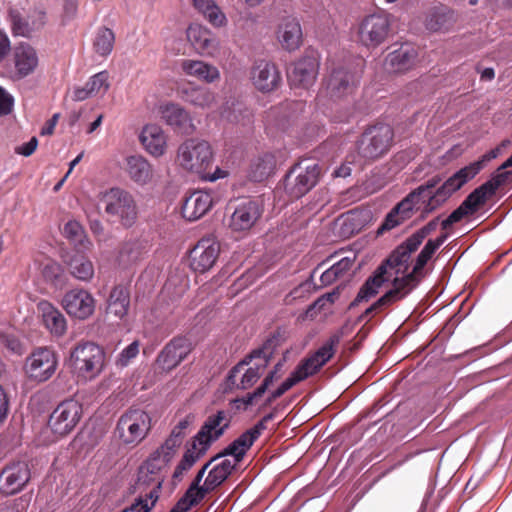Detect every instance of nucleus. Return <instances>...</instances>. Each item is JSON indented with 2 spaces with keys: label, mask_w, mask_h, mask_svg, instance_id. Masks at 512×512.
<instances>
[{
  "label": "nucleus",
  "mask_w": 512,
  "mask_h": 512,
  "mask_svg": "<svg viewBox=\"0 0 512 512\" xmlns=\"http://www.w3.org/2000/svg\"><path fill=\"white\" fill-rule=\"evenodd\" d=\"M274 342L273 339L267 340L262 347L253 350L238 362L228 373V384L241 390L252 387L273 357Z\"/></svg>",
  "instance_id": "1"
},
{
  "label": "nucleus",
  "mask_w": 512,
  "mask_h": 512,
  "mask_svg": "<svg viewBox=\"0 0 512 512\" xmlns=\"http://www.w3.org/2000/svg\"><path fill=\"white\" fill-rule=\"evenodd\" d=\"M174 456L161 447L157 448L148 459L139 467L137 485L143 492L151 488L143 499H147L154 506L159 498V491L165 479L166 468Z\"/></svg>",
  "instance_id": "2"
},
{
  "label": "nucleus",
  "mask_w": 512,
  "mask_h": 512,
  "mask_svg": "<svg viewBox=\"0 0 512 512\" xmlns=\"http://www.w3.org/2000/svg\"><path fill=\"white\" fill-rule=\"evenodd\" d=\"M500 153L501 147H496L485 153L479 160L454 173L436 190V195L431 198L430 208L433 209L444 203L454 192L473 179L485 167L487 162L497 158Z\"/></svg>",
  "instance_id": "3"
},
{
  "label": "nucleus",
  "mask_w": 512,
  "mask_h": 512,
  "mask_svg": "<svg viewBox=\"0 0 512 512\" xmlns=\"http://www.w3.org/2000/svg\"><path fill=\"white\" fill-rule=\"evenodd\" d=\"M321 176L320 166L311 160L294 164L284 178V190L291 199H299L313 189Z\"/></svg>",
  "instance_id": "4"
},
{
  "label": "nucleus",
  "mask_w": 512,
  "mask_h": 512,
  "mask_svg": "<svg viewBox=\"0 0 512 512\" xmlns=\"http://www.w3.org/2000/svg\"><path fill=\"white\" fill-rule=\"evenodd\" d=\"M105 213L114 222L131 227L137 219L138 211L134 197L121 188H111L101 198Z\"/></svg>",
  "instance_id": "5"
},
{
  "label": "nucleus",
  "mask_w": 512,
  "mask_h": 512,
  "mask_svg": "<svg viewBox=\"0 0 512 512\" xmlns=\"http://www.w3.org/2000/svg\"><path fill=\"white\" fill-rule=\"evenodd\" d=\"M151 429V417L142 409H129L118 420L116 436L125 445L137 446Z\"/></svg>",
  "instance_id": "6"
},
{
  "label": "nucleus",
  "mask_w": 512,
  "mask_h": 512,
  "mask_svg": "<svg viewBox=\"0 0 512 512\" xmlns=\"http://www.w3.org/2000/svg\"><path fill=\"white\" fill-rule=\"evenodd\" d=\"M393 129L388 124L368 127L357 142L358 155L366 160H375L385 155L392 146Z\"/></svg>",
  "instance_id": "7"
},
{
  "label": "nucleus",
  "mask_w": 512,
  "mask_h": 512,
  "mask_svg": "<svg viewBox=\"0 0 512 512\" xmlns=\"http://www.w3.org/2000/svg\"><path fill=\"white\" fill-rule=\"evenodd\" d=\"M105 354L100 346L93 342L78 344L70 352V364L85 378H95L104 367Z\"/></svg>",
  "instance_id": "8"
},
{
  "label": "nucleus",
  "mask_w": 512,
  "mask_h": 512,
  "mask_svg": "<svg viewBox=\"0 0 512 512\" xmlns=\"http://www.w3.org/2000/svg\"><path fill=\"white\" fill-rule=\"evenodd\" d=\"M177 158L182 168L202 176L211 166L213 154L207 141L188 139L179 146Z\"/></svg>",
  "instance_id": "9"
},
{
  "label": "nucleus",
  "mask_w": 512,
  "mask_h": 512,
  "mask_svg": "<svg viewBox=\"0 0 512 512\" xmlns=\"http://www.w3.org/2000/svg\"><path fill=\"white\" fill-rule=\"evenodd\" d=\"M82 415V405L69 399L60 403L51 413L48 425L58 436L69 434L78 424Z\"/></svg>",
  "instance_id": "10"
},
{
  "label": "nucleus",
  "mask_w": 512,
  "mask_h": 512,
  "mask_svg": "<svg viewBox=\"0 0 512 512\" xmlns=\"http://www.w3.org/2000/svg\"><path fill=\"white\" fill-rule=\"evenodd\" d=\"M57 364L53 350L39 347L26 359L25 372L30 379L45 382L55 373Z\"/></svg>",
  "instance_id": "11"
},
{
  "label": "nucleus",
  "mask_w": 512,
  "mask_h": 512,
  "mask_svg": "<svg viewBox=\"0 0 512 512\" xmlns=\"http://www.w3.org/2000/svg\"><path fill=\"white\" fill-rule=\"evenodd\" d=\"M390 18L387 14H372L363 19L359 26V40L366 47H376L383 43L390 31Z\"/></svg>",
  "instance_id": "12"
},
{
  "label": "nucleus",
  "mask_w": 512,
  "mask_h": 512,
  "mask_svg": "<svg viewBox=\"0 0 512 512\" xmlns=\"http://www.w3.org/2000/svg\"><path fill=\"white\" fill-rule=\"evenodd\" d=\"M31 479L28 463L13 462L6 465L0 473V491L4 495H14L21 492Z\"/></svg>",
  "instance_id": "13"
},
{
  "label": "nucleus",
  "mask_w": 512,
  "mask_h": 512,
  "mask_svg": "<svg viewBox=\"0 0 512 512\" xmlns=\"http://www.w3.org/2000/svg\"><path fill=\"white\" fill-rule=\"evenodd\" d=\"M220 253V245L213 238H202L190 251L189 261L193 271L204 273L216 263Z\"/></svg>",
  "instance_id": "14"
},
{
  "label": "nucleus",
  "mask_w": 512,
  "mask_h": 512,
  "mask_svg": "<svg viewBox=\"0 0 512 512\" xmlns=\"http://www.w3.org/2000/svg\"><path fill=\"white\" fill-rule=\"evenodd\" d=\"M440 178L433 177L428 180L425 184L417 187L415 190L410 192L401 202H399L393 210L399 216H401L402 220H406L411 217L412 211L414 207L419 203L420 198H428V203L426 205L425 210L427 212H431L435 210L438 206L431 209V198L436 195V191L433 193L432 190L439 184Z\"/></svg>",
  "instance_id": "15"
},
{
  "label": "nucleus",
  "mask_w": 512,
  "mask_h": 512,
  "mask_svg": "<svg viewBox=\"0 0 512 512\" xmlns=\"http://www.w3.org/2000/svg\"><path fill=\"white\" fill-rule=\"evenodd\" d=\"M418 245L412 243V239L408 237L403 243L397 246L389 255V257L379 266L385 268V274L391 276L392 272L396 277L406 276L409 274L411 255L418 249Z\"/></svg>",
  "instance_id": "16"
},
{
  "label": "nucleus",
  "mask_w": 512,
  "mask_h": 512,
  "mask_svg": "<svg viewBox=\"0 0 512 512\" xmlns=\"http://www.w3.org/2000/svg\"><path fill=\"white\" fill-rule=\"evenodd\" d=\"M357 84L354 72L345 67L335 68L326 81L327 95L333 100L341 99L352 94Z\"/></svg>",
  "instance_id": "17"
},
{
  "label": "nucleus",
  "mask_w": 512,
  "mask_h": 512,
  "mask_svg": "<svg viewBox=\"0 0 512 512\" xmlns=\"http://www.w3.org/2000/svg\"><path fill=\"white\" fill-rule=\"evenodd\" d=\"M318 69V58L315 55H305L289 69V82L294 87L309 88L316 80Z\"/></svg>",
  "instance_id": "18"
},
{
  "label": "nucleus",
  "mask_w": 512,
  "mask_h": 512,
  "mask_svg": "<svg viewBox=\"0 0 512 512\" xmlns=\"http://www.w3.org/2000/svg\"><path fill=\"white\" fill-rule=\"evenodd\" d=\"M62 304L69 315L81 320L90 317L95 309L93 296L84 289L68 291L62 300Z\"/></svg>",
  "instance_id": "19"
},
{
  "label": "nucleus",
  "mask_w": 512,
  "mask_h": 512,
  "mask_svg": "<svg viewBox=\"0 0 512 512\" xmlns=\"http://www.w3.org/2000/svg\"><path fill=\"white\" fill-rule=\"evenodd\" d=\"M9 19L14 35L30 37L32 33L44 26L46 14L42 10L35 9L27 16H23L18 9H10Z\"/></svg>",
  "instance_id": "20"
},
{
  "label": "nucleus",
  "mask_w": 512,
  "mask_h": 512,
  "mask_svg": "<svg viewBox=\"0 0 512 512\" xmlns=\"http://www.w3.org/2000/svg\"><path fill=\"white\" fill-rule=\"evenodd\" d=\"M231 415L228 411L218 410L207 417L195 437L209 446L217 441L229 428Z\"/></svg>",
  "instance_id": "21"
},
{
  "label": "nucleus",
  "mask_w": 512,
  "mask_h": 512,
  "mask_svg": "<svg viewBox=\"0 0 512 512\" xmlns=\"http://www.w3.org/2000/svg\"><path fill=\"white\" fill-rule=\"evenodd\" d=\"M251 80L256 89L265 93L278 88L281 75L275 64L260 60L251 69Z\"/></svg>",
  "instance_id": "22"
},
{
  "label": "nucleus",
  "mask_w": 512,
  "mask_h": 512,
  "mask_svg": "<svg viewBox=\"0 0 512 512\" xmlns=\"http://www.w3.org/2000/svg\"><path fill=\"white\" fill-rule=\"evenodd\" d=\"M190 351L189 340L184 337H176L162 349L157 357V362L162 369L171 370L180 364Z\"/></svg>",
  "instance_id": "23"
},
{
  "label": "nucleus",
  "mask_w": 512,
  "mask_h": 512,
  "mask_svg": "<svg viewBox=\"0 0 512 512\" xmlns=\"http://www.w3.org/2000/svg\"><path fill=\"white\" fill-rule=\"evenodd\" d=\"M446 239L447 234H442L434 240H428L421 252L418 254L410 273L404 277H399L401 281L405 282L408 286L411 285V289L413 290L418 284L419 278L422 276L423 268Z\"/></svg>",
  "instance_id": "24"
},
{
  "label": "nucleus",
  "mask_w": 512,
  "mask_h": 512,
  "mask_svg": "<svg viewBox=\"0 0 512 512\" xmlns=\"http://www.w3.org/2000/svg\"><path fill=\"white\" fill-rule=\"evenodd\" d=\"M262 214V207L256 200H248L235 209L231 215L230 227L235 231H246L254 226Z\"/></svg>",
  "instance_id": "25"
},
{
  "label": "nucleus",
  "mask_w": 512,
  "mask_h": 512,
  "mask_svg": "<svg viewBox=\"0 0 512 512\" xmlns=\"http://www.w3.org/2000/svg\"><path fill=\"white\" fill-rule=\"evenodd\" d=\"M393 288L387 291L382 297H380L374 304L368 307L364 313L359 317L360 321H369L371 316L378 313L384 307H387L404 297H406L411 291V285L408 286L405 282H402L399 277H395L392 281Z\"/></svg>",
  "instance_id": "26"
},
{
  "label": "nucleus",
  "mask_w": 512,
  "mask_h": 512,
  "mask_svg": "<svg viewBox=\"0 0 512 512\" xmlns=\"http://www.w3.org/2000/svg\"><path fill=\"white\" fill-rule=\"evenodd\" d=\"M211 195L202 190L194 191L183 202L181 212L185 219L195 221L204 216L212 207Z\"/></svg>",
  "instance_id": "27"
},
{
  "label": "nucleus",
  "mask_w": 512,
  "mask_h": 512,
  "mask_svg": "<svg viewBox=\"0 0 512 512\" xmlns=\"http://www.w3.org/2000/svg\"><path fill=\"white\" fill-rule=\"evenodd\" d=\"M13 58L16 73L20 78L34 72L39 62L36 50L27 43H21L15 47Z\"/></svg>",
  "instance_id": "28"
},
{
  "label": "nucleus",
  "mask_w": 512,
  "mask_h": 512,
  "mask_svg": "<svg viewBox=\"0 0 512 512\" xmlns=\"http://www.w3.org/2000/svg\"><path fill=\"white\" fill-rule=\"evenodd\" d=\"M162 118L174 130L190 134L194 131V125L189 114L180 106L176 104H167L162 107Z\"/></svg>",
  "instance_id": "29"
},
{
  "label": "nucleus",
  "mask_w": 512,
  "mask_h": 512,
  "mask_svg": "<svg viewBox=\"0 0 512 512\" xmlns=\"http://www.w3.org/2000/svg\"><path fill=\"white\" fill-rule=\"evenodd\" d=\"M277 35L284 49L288 51L298 49L302 42V30L299 21L296 18H285L278 28Z\"/></svg>",
  "instance_id": "30"
},
{
  "label": "nucleus",
  "mask_w": 512,
  "mask_h": 512,
  "mask_svg": "<svg viewBox=\"0 0 512 512\" xmlns=\"http://www.w3.org/2000/svg\"><path fill=\"white\" fill-rule=\"evenodd\" d=\"M140 141L146 151L155 157H159L165 153L166 136L162 128L158 125H146L140 134Z\"/></svg>",
  "instance_id": "31"
},
{
  "label": "nucleus",
  "mask_w": 512,
  "mask_h": 512,
  "mask_svg": "<svg viewBox=\"0 0 512 512\" xmlns=\"http://www.w3.org/2000/svg\"><path fill=\"white\" fill-rule=\"evenodd\" d=\"M416 59V52L410 46H401L390 52L385 59V68L391 73H401L410 69Z\"/></svg>",
  "instance_id": "32"
},
{
  "label": "nucleus",
  "mask_w": 512,
  "mask_h": 512,
  "mask_svg": "<svg viewBox=\"0 0 512 512\" xmlns=\"http://www.w3.org/2000/svg\"><path fill=\"white\" fill-rule=\"evenodd\" d=\"M38 310L42 315L45 327L55 336H62L67 328L64 315L51 303L41 301Z\"/></svg>",
  "instance_id": "33"
},
{
  "label": "nucleus",
  "mask_w": 512,
  "mask_h": 512,
  "mask_svg": "<svg viewBox=\"0 0 512 512\" xmlns=\"http://www.w3.org/2000/svg\"><path fill=\"white\" fill-rule=\"evenodd\" d=\"M343 335V329H339L311 357L304 360L311 367V370H314L316 373L333 357L335 347L339 344Z\"/></svg>",
  "instance_id": "34"
},
{
  "label": "nucleus",
  "mask_w": 512,
  "mask_h": 512,
  "mask_svg": "<svg viewBox=\"0 0 512 512\" xmlns=\"http://www.w3.org/2000/svg\"><path fill=\"white\" fill-rule=\"evenodd\" d=\"M126 171L131 180L139 185H146L153 178V169L151 164L140 155L127 157Z\"/></svg>",
  "instance_id": "35"
},
{
  "label": "nucleus",
  "mask_w": 512,
  "mask_h": 512,
  "mask_svg": "<svg viewBox=\"0 0 512 512\" xmlns=\"http://www.w3.org/2000/svg\"><path fill=\"white\" fill-rule=\"evenodd\" d=\"M275 167V155L265 152L251 162L248 176L254 182H262L274 173Z\"/></svg>",
  "instance_id": "36"
},
{
  "label": "nucleus",
  "mask_w": 512,
  "mask_h": 512,
  "mask_svg": "<svg viewBox=\"0 0 512 512\" xmlns=\"http://www.w3.org/2000/svg\"><path fill=\"white\" fill-rule=\"evenodd\" d=\"M181 69L186 75L196 77L208 83L214 82L219 78V71L216 67L200 60H182Z\"/></svg>",
  "instance_id": "37"
},
{
  "label": "nucleus",
  "mask_w": 512,
  "mask_h": 512,
  "mask_svg": "<svg viewBox=\"0 0 512 512\" xmlns=\"http://www.w3.org/2000/svg\"><path fill=\"white\" fill-rule=\"evenodd\" d=\"M239 463L234 459H223L221 462L215 464L208 472V475L205 479V489L206 490H215L221 484H223L226 479L232 474L235 470L236 466Z\"/></svg>",
  "instance_id": "38"
},
{
  "label": "nucleus",
  "mask_w": 512,
  "mask_h": 512,
  "mask_svg": "<svg viewBox=\"0 0 512 512\" xmlns=\"http://www.w3.org/2000/svg\"><path fill=\"white\" fill-rule=\"evenodd\" d=\"M130 294L124 285L115 286L109 295L107 312L118 318H123L129 309Z\"/></svg>",
  "instance_id": "39"
},
{
  "label": "nucleus",
  "mask_w": 512,
  "mask_h": 512,
  "mask_svg": "<svg viewBox=\"0 0 512 512\" xmlns=\"http://www.w3.org/2000/svg\"><path fill=\"white\" fill-rule=\"evenodd\" d=\"M389 280V276L385 274L384 267H378L374 274L369 277L366 282L360 288L356 298L351 303V306H355L362 301H367L371 297L375 296L383 283Z\"/></svg>",
  "instance_id": "40"
},
{
  "label": "nucleus",
  "mask_w": 512,
  "mask_h": 512,
  "mask_svg": "<svg viewBox=\"0 0 512 512\" xmlns=\"http://www.w3.org/2000/svg\"><path fill=\"white\" fill-rule=\"evenodd\" d=\"M145 244L139 239L125 241L119 250L117 261L120 266L127 268L139 261L145 253Z\"/></svg>",
  "instance_id": "41"
},
{
  "label": "nucleus",
  "mask_w": 512,
  "mask_h": 512,
  "mask_svg": "<svg viewBox=\"0 0 512 512\" xmlns=\"http://www.w3.org/2000/svg\"><path fill=\"white\" fill-rule=\"evenodd\" d=\"M195 416L193 414L186 415L179 423L172 429L169 437L160 446L163 451L170 452L173 456L176 453L186 436V430L194 422Z\"/></svg>",
  "instance_id": "42"
},
{
  "label": "nucleus",
  "mask_w": 512,
  "mask_h": 512,
  "mask_svg": "<svg viewBox=\"0 0 512 512\" xmlns=\"http://www.w3.org/2000/svg\"><path fill=\"white\" fill-rule=\"evenodd\" d=\"M187 37L196 49L203 53L210 54L216 48V39L212 33L201 26H190L187 30Z\"/></svg>",
  "instance_id": "43"
},
{
  "label": "nucleus",
  "mask_w": 512,
  "mask_h": 512,
  "mask_svg": "<svg viewBox=\"0 0 512 512\" xmlns=\"http://www.w3.org/2000/svg\"><path fill=\"white\" fill-rule=\"evenodd\" d=\"M255 441L251 433L246 430L218 455L220 458L232 456L236 462L240 463Z\"/></svg>",
  "instance_id": "44"
},
{
  "label": "nucleus",
  "mask_w": 512,
  "mask_h": 512,
  "mask_svg": "<svg viewBox=\"0 0 512 512\" xmlns=\"http://www.w3.org/2000/svg\"><path fill=\"white\" fill-rule=\"evenodd\" d=\"M193 6L214 27H223L227 24L226 15L214 0H193Z\"/></svg>",
  "instance_id": "45"
},
{
  "label": "nucleus",
  "mask_w": 512,
  "mask_h": 512,
  "mask_svg": "<svg viewBox=\"0 0 512 512\" xmlns=\"http://www.w3.org/2000/svg\"><path fill=\"white\" fill-rule=\"evenodd\" d=\"M70 274L80 281H89L94 276L92 262L84 255L75 253L67 262Z\"/></svg>",
  "instance_id": "46"
},
{
  "label": "nucleus",
  "mask_w": 512,
  "mask_h": 512,
  "mask_svg": "<svg viewBox=\"0 0 512 512\" xmlns=\"http://www.w3.org/2000/svg\"><path fill=\"white\" fill-rule=\"evenodd\" d=\"M182 97L187 103L205 109L215 103V95L207 88L191 87L182 91Z\"/></svg>",
  "instance_id": "47"
},
{
  "label": "nucleus",
  "mask_w": 512,
  "mask_h": 512,
  "mask_svg": "<svg viewBox=\"0 0 512 512\" xmlns=\"http://www.w3.org/2000/svg\"><path fill=\"white\" fill-rule=\"evenodd\" d=\"M314 373L315 371L311 370V367L305 361H303L296 367V369L291 373V375L277 389L273 391V396L281 397L294 385H296L300 381L305 380Z\"/></svg>",
  "instance_id": "48"
},
{
  "label": "nucleus",
  "mask_w": 512,
  "mask_h": 512,
  "mask_svg": "<svg viewBox=\"0 0 512 512\" xmlns=\"http://www.w3.org/2000/svg\"><path fill=\"white\" fill-rule=\"evenodd\" d=\"M452 23V14L443 10L430 11L425 20L428 30L437 32L446 30Z\"/></svg>",
  "instance_id": "49"
},
{
  "label": "nucleus",
  "mask_w": 512,
  "mask_h": 512,
  "mask_svg": "<svg viewBox=\"0 0 512 512\" xmlns=\"http://www.w3.org/2000/svg\"><path fill=\"white\" fill-rule=\"evenodd\" d=\"M491 196L493 195L488 192V188L483 183L474 191H472L462 202V204L471 214H474L479 209V207L485 204L486 200Z\"/></svg>",
  "instance_id": "50"
},
{
  "label": "nucleus",
  "mask_w": 512,
  "mask_h": 512,
  "mask_svg": "<svg viewBox=\"0 0 512 512\" xmlns=\"http://www.w3.org/2000/svg\"><path fill=\"white\" fill-rule=\"evenodd\" d=\"M114 33L108 28H102L98 31L94 41L96 52L101 56H107L111 53L114 45Z\"/></svg>",
  "instance_id": "51"
},
{
  "label": "nucleus",
  "mask_w": 512,
  "mask_h": 512,
  "mask_svg": "<svg viewBox=\"0 0 512 512\" xmlns=\"http://www.w3.org/2000/svg\"><path fill=\"white\" fill-rule=\"evenodd\" d=\"M209 448V445L204 444L194 436L191 446L187 448L181 460L192 468L193 465L206 454Z\"/></svg>",
  "instance_id": "52"
},
{
  "label": "nucleus",
  "mask_w": 512,
  "mask_h": 512,
  "mask_svg": "<svg viewBox=\"0 0 512 512\" xmlns=\"http://www.w3.org/2000/svg\"><path fill=\"white\" fill-rule=\"evenodd\" d=\"M219 459H221V458H220V457H219V455L217 454V455L213 456V457H212L208 462H206V463L202 466V468L197 472V474H196V476H195L194 480H193V481H192V483L190 484V486H189V488H188V489H189L191 492H193L195 495H198V497H200V498H203V499H204L205 495H206L207 493H210V492L212 491V490H206V489H205V483H204L202 486H200V483H201V481H202V479H203V477H204V475H205L206 471L209 469V467H210L214 462H216V461H217V460H219Z\"/></svg>",
  "instance_id": "53"
},
{
  "label": "nucleus",
  "mask_w": 512,
  "mask_h": 512,
  "mask_svg": "<svg viewBox=\"0 0 512 512\" xmlns=\"http://www.w3.org/2000/svg\"><path fill=\"white\" fill-rule=\"evenodd\" d=\"M87 91L92 96L102 92L105 93L109 88L108 73L106 71L99 72L93 75L85 84Z\"/></svg>",
  "instance_id": "54"
},
{
  "label": "nucleus",
  "mask_w": 512,
  "mask_h": 512,
  "mask_svg": "<svg viewBox=\"0 0 512 512\" xmlns=\"http://www.w3.org/2000/svg\"><path fill=\"white\" fill-rule=\"evenodd\" d=\"M203 498L198 497L189 489L178 500L170 512H187L192 506L197 505Z\"/></svg>",
  "instance_id": "55"
},
{
  "label": "nucleus",
  "mask_w": 512,
  "mask_h": 512,
  "mask_svg": "<svg viewBox=\"0 0 512 512\" xmlns=\"http://www.w3.org/2000/svg\"><path fill=\"white\" fill-rule=\"evenodd\" d=\"M505 169L499 170L497 169V172L492 175V177L486 181L484 184L488 188V192H490L492 195L496 193L499 187L506 184L511 176L510 171H504Z\"/></svg>",
  "instance_id": "56"
},
{
  "label": "nucleus",
  "mask_w": 512,
  "mask_h": 512,
  "mask_svg": "<svg viewBox=\"0 0 512 512\" xmlns=\"http://www.w3.org/2000/svg\"><path fill=\"white\" fill-rule=\"evenodd\" d=\"M64 235L74 243H82L85 237L84 229L75 220L68 221L64 226Z\"/></svg>",
  "instance_id": "57"
},
{
  "label": "nucleus",
  "mask_w": 512,
  "mask_h": 512,
  "mask_svg": "<svg viewBox=\"0 0 512 512\" xmlns=\"http://www.w3.org/2000/svg\"><path fill=\"white\" fill-rule=\"evenodd\" d=\"M438 220L439 218H435L428 222L425 226L417 230L415 233H413L410 238L412 239V243L414 245L420 246L423 242V240L431 233L433 232L437 226H438Z\"/></svg>",
  "instance_id": "58"
},
{
  "label": "nucleus",
  "mask_w": 512,
  "mask_h": 512,
  "mask_svg": "<svg viewBox=\"0 0 512 512\" xmlns=\"http://www.w3.org/2000/svg\"><path fill=\"white\" fill-rule=\"evenodd\" d=\"M139 353V344L137 341L132 342L122 350L117 359V365L125 367L131 359L135 358Z\"/></svg>",
  "instance_id": "59"
},
{
  "label": "nucleus",
  "mask_w": 512,
  "mask_h": 512,
  "mask_svg": "<svg viewBox=\"0 0 512 512\" xmlns=\"http://www.w3.org/2000/svg\"><path fill=\"white\" fill-rule=\"evenodd\" d=\"M13 106V96L0 86V116L10 114L12 112Z\"/></svg>",
  "instance_id": "60"
},
{
  "label": "nucleus",
  "mask_w": 512,
  "mask_h": 512,
  "mask_svg": "<svg viewBox=\"0 0 512 512\" xmlns=\"http://www.w3.org/2000/svg\"><path fill=\"white\" fill-rule=\"evenodd\" d=\"M283 362H278L274 368L266 375L260 386L258 387V392L267 391L268 388L273 384V382L280 378L278 372L281 370Z\"/></svg>",
  "instance_id": "61"
},
{
  "label": "nucleus",
  "mask_w": 512,
  "mask_h": 512,
  "mask_svg": "<svg viewBox=\"0 0 512 512\" xmlns=\"http://www.w3.org/2000/svg\"><path fill=\"white\" fill-rule=\"evenodd\" d=\"M404 220H402L401 216H399L395 211L392 209L386 216L383 224L379 228V233H382L383 231L391 230L400 223H402Z\"/></svg>",
  "instance_id": "62"
},
{
  "label": "nucleus",
  "mask_w": 512,
  "mask_h": 512,
  "mask_svg": "<svg viewBox=\"0 0 512 512\" xmlns=\"http://www.w3.org/2000/svg\"><path fill=\"white\" fill-rule=\"evenodd\" d=\"M153 507L154 506H151L147 499H143V497L140 496L122 512H150Z\"/></svg>",
  "instance_id": "63"
},
{
  "label": "nucleus",
  "mask_w": 512,
  "mask_h": 512,
  "mask_svg": "<svg viewBox=\"0 0 512 512\" xmlns=\"http://www.w3.org/2000/svg\"><path fill=\"white\" fill-rule=\"evenodd\" d=\"M1 341L5 345L6 348H8L10 351L21 354L22 353V346L20 341L10 334H1Z\"/></svg>",
  "instance_id": "64"
}]
</instances>
